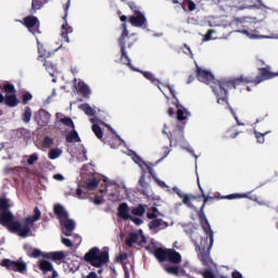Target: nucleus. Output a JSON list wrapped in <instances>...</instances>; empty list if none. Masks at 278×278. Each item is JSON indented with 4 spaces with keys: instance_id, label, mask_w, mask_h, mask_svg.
<instances>
[{
    "instance_id": "46",
    "label": "nucleus",
    "mask_w": 278,
    "mask_h": 278,
    "mask_svg": "<svg viewBox=\"0 0 278 278\" xmlns=\"http://www.w3.org/2000/svg\"><path fill=\"white\" fill-rule=\"evenodd\" d=\"M38 160H39L38 153H33L28 156L27 164H29V166H33V164H36V162H38Z\"/></svg>"
},
{
    "instance_id": "3",
    "label": "nucleus",
    "mask_w": 278,
    "mask_h": 278,
    "mask_svg": "<svg viewBox=\"0 0 278 278\" xmlns=\"http://www.w3.org/2000/svg\"><path fill=\"white\" fill-rule=\"evenodd\" d=\"M147 251L153 253L159 262H165L163 267L168 275H179V266L181 264V254L173 249H164L157 247V243L151 241L147 247Z\"/></svg>"
},
{
    "instance_id": "8",
    "label": "nucleus",
    "mask_w": 278,
    "mask_h": 278,
    "mask_svg": "<svg viewBox=\"0 0 278 278\" xmlns=\"http://www.w3.org/2000/svg\"><path fill=\"white\" fill-rule=\"evenodd\" d=\"M260 77L254 79V78H249V77H241L235 80L236 88L240 86V84H262L265 79H271V77H275L273 73H270L269 67L261 68L260 70Z\"/></svg>"
},
{
    "instance_id": "61",
    "label": "nucleus",
    "mask_w": 278,
    "mask_h": 278,
    "mask_svg": "<svg viewBox=\"0 0 278 278\" xmlns=\"http://www.w3.org/2000/svg\"><path fill=\"white\" fill-rule=\"evenodd\" d=\"M232 278H242V275L240 274V271L235 270L232 271Z\"/></svg>"
},
{
    "instance_id": "56",
    "label": "nucleus",
    "mask_w": 278,
    "mask_h": 278,
    "mask_svg": "<svg viewBox=\"0 0 278 278\" xmlns=\"http://www.w3.org/2000/svg\"><path fill=\"white\" fill-rule=\"evenodd\" d=\"M53 179H55L56 181H64V176L62 174H55L53 176Z\"/></svg>"
},
{
    "instance_id": "20",
    "label": "nucleus",
    "mask_w": 278,
    "mask_h": 278,
    "mask_svg": "<svg viewBox=\"0 0 278 278\" xmlns=\"http://www.w3.org/2000/svg\"><path fill=\"white\" fill-rule=\"evenodd\" d=\"M74 87L76 90L80 92L83 97H89L90 94V87L86 85V83L81 80H77V78L74 79Z\"/></svg>"
},
{
    "instance_id": "9",
    "label": "nucleus",
    "mask_w": 278,
    "mask_h": 278,
    "mask_svg": "<svg viewBox=\"0 0 278 278\" xmlns=\"http://www.w3.org/2000/svg\"><path fill=\"white\" fill-rule=\"evenodd\" d=\"M1 266H4V268H8V270L21 273V275H25V273H27V263H25L23 260L10 261L4 258L1 263Z\"/></svg>"
},
{
    "instance_id": "32",
    "label": "nucleus",
    "mask_w": 278,
    "mask_h": 278,
    "mask_svg": "<svg viewBox=\"0 0 278 278\" xmlns=\"http://www.w3.org/2000/svg\"><path fill=\"white\" fill-rule=\"evenodd\" d=\"M178 144L179 147H181V149H186L187 151H189V153H192V148H190V144H188V142H186V139H184V136L180 132V138L178 140Z\"/></svg>"
},
{
    "instance_id": "4",
    "label": "nucleus",
    "mask_w": 278,
    "mask_h": 278,
    "mask_svg": "<svg viewBox=\"0 0 278 278\" xmlns=\"http://www.w3.org/2000/svg\"><path fill=\"white\" fill-rule=\"evenodd\" d=\"M197 77L202 84L211 85L219 105H227V90L236 88V80L216 81L210 71L197 66Z\"/></svg>"
},
{
    "instance_id": "36",
    "label": "nucleus",
    "mask_w": 278,
    "mask_h": 278,
    "mask_svg": "<svg viewBox=\"0 0 278 278\" xmlns=\"http://www.w3.org/2000/svg\"><path fill=\"white\" fill-rule=\"evenodd\" d=\"M23 123H29L31 121V110L26 108L23 115H22Z\"/></svg>"
},
{
    "instance_id": "29",
    "label": "nucleus",
    "mask_w": 278,
    "mask_h": 278,
    "mask_svg": "<svg viewBox=\"0 0 278 278\" xmlns=\"http://www.w3.org/2000/svg\"><path fill=\"white\" fill-rule=\"evenodd\" d=\"M46 257L54 261L64 260V252H50L46 255Z\"/></svg>"
},
{
    "instance_id": "52",
    "label": "nucleus",
    "mask_w": 278,
    "mask_h": 278,
    "mask_svg": "<svg viewBox=\"0 0 278 278\" xmlns=\"http://www.w3.org/2000/svg\"><path fill=\"white\" fill-rule=\"evenodd\" d=\"M28 101H31V93L26 92L23 94V103L27 104Z\"/></svg>"
},
{
    "instance_id": "39",
    "label": "nucleus",
    "mask_w": 278,
    "mask_h": 278,
    "mask_svg": "<svg viewBox=\"0 0 278 278\" xmlns=\"http://www.w3.org/2000/svg\"><path fill=\"white\" fill-rule=\"evenodd\" d=\"M236 21L237 23H241L242 25H244V27H247L248 23H257L253 17H240V18H237Z\"/></svg>"
},
{
    "instance_id": "50",
    "label": "nucleus",
    "mask_w": 278,
    "mask_h": 278,
    "mask_svg": "<svg viewBox=\"0 0 278 278\" xmlns=\"http://www.w3.org/2000/svg\"><path fill=\"white\" fill-rule=\"evenodd\" d=\"M202 276H203V278H216V276H214V273H212V270H210V269L204 270Z\"/></svg>"
},
{
    "instance_id": "30",
    "label": "nucleus",
    "mask_w": 278,
    "mask_h": 278,
    "mask_svg": "<svg viewBox=\"0 0 278 278\" xmlns=\"http://www.w3.org/2000/svg\"><path fill=\"white\" fill-rule=\"evenodd\" d=\"M79 109L87 114V116H94V109L90 108V104L85 103Z\"/></svg>"
},
{
    "instance_id": "16",
    "label": "nucleus",
    "mask_w": 278,
    "mask_h": 278,
    "mask_svg": "<svg viewBox=\"0 0 278 278\" xmlns=\"http://www.w3.org/2000/svg\"><path fill=\"white\" fill-rule=\"evenodd\" d=\"M173 190L176 192V194H178L180 199H182V203L187 205V207L195 210L192 201H195L197 197L191 194H184V192H181L177 187H174Z\"/></svg>"
},
{
    "instance_id": "41",
    "label": "nucleus",
    "mask_w": 278,
    "mask_h": 278,
    "mask_svg": "<svg viewBox=\"0 0 278 278\" xmlns=\"http://www.w3.org/2000/svg\"><path fill=\"white\" fill-rule=\"evenodd\" d=\"M182 7H184V8H188V10H189L190 12L197 10V4H194V3L192 2V0H185L184 3H182Z\"/></svg>"
},
{
    "instance_id": "2",
    "label": "nucleus",
    "mask_w": 278,
    "mask_h": 278,
    "mask_svg": "<svg viewBox=\"0 0 278 278\" xmlns=\"http://www.w3.org/2000/svg\"><path fill=\"white\" fill-rule=\"evenodd\" d=\"M205 204H202L201 210L199 212L200 223L203 227L205 236L202 237L199 233L192 235V240L194 242L195 249L199 253V257L204 266H212V258L210 257V251H212V247H214V231L212 230V226L205 217V213L203 212Z\"/></svg>"
},
{
    "instance_id": "22",
    "label": "nucleus",
    "mask_w": 278,
    "mask_h": 278,
    "mask_svg": "<svg viewBox=\"0 0 278 278\" xmlns=\"http://www.w3.org/2000/svg\"><path fill=\"white\" fill-rule=\"evenodd\" d=\"M149 228L151 231H162V229H166V222L156 217L149 223Z\"/></svg>"
},
{
    "instance_id": "6",
    "label": "nucleus",
    "mask_w": 278,
    "mask_h": 278,
    "mask_svg": "<svg viewBox=\"0 0 278 278\" xmlns=\"http://www.w3.org/2000/svg\"><path fill=\"white\" fill-rule=\"evenodd\" d=\"M54 214L59 217L61 223L62 233L64 236H73V231H75V220L68 218V213L63 208L62 205H54Z\"/></svg>"
},
{
    "instance_id": "53",
    "label": "nucleus",
    "mask_w": 278,
    "mask_h": 278,
    "mask_svg": "<svg viewBox=\"0 0 278 278\" xmlns=\"http://www.w3.org/2000/svg\"><path fill=\"white\" fill-rule=\"evenodd\" d=\"M128 5L130 10H132L134 14H136V12H140V9L136 5V3L129 2Z\"/></svg>"
},
{
    "instance_id": "28",
    "label": "nucleus",
    "mask_w": 278,
    "mask_h": 278,
    "mask_svg": "<svg viewBox=\"0 0 278 278\" xmlns=\"http://www.w3.org/2000/svg\"><path fill=\"white\" fill-rule=\"evenodd\" d=\"M39 268H40V270H43V273H49V271L53 270V265L48 261H40Z\"/></svg>"
},
{
    "instance_id": "54",
    "label": "nucleus",
    "mask_w": 278,
    "mask_h": 278,
    "mask_svg": "<svg viewBox=\"0 0 278 278\" xmlns=\"http://www.w3.org/2000/svg\"><path fill=\"white\" fill-rule=\"evenodd\" d=\"M129 220H132V223H135V225H142V223H143V220H142V218H140V217H131V218H129Z\"/></svg>"
},
{
    "instance_id": "44",
    "label": "nucleus",
    "mask_w": 278,
    "mask_h": 278,
    "mask_svg": "<svg viewBox=\"0 0 278 278\" xmlns=\"http://www.w3.org/2000/svg\"><path fill=\"white\" fill-rule=\"evenodd\" d=\"M42 147L43 149H51V147H53V138L46 137L42 141Z\"/></svg>"
},
{
    "instance_id": "37",
    "label": "nucleus",
    "mask_w": 278,
    "mask_h": 278,
    "mask_svg": "<svg viewBox=\"0 0 278 278\" xmlns=\"http://www.w3.org/2000/svg\"><path fill=\"white\" fill-rule=\"evenodd\" d=\"M99 186V180L97 178H92L86 182L87 190H94Z\"/></svg>"
},
{
    "instance_id": "62",
    "label": "nucleus",
    "mask_w": 278,
    "mask_h": 278,
    "mask_svg": "<svg viewBox=\"0 0 278 278\" xmlns=\"http://www.w3.org/2000/svg\"><path fill=\"white\" fill-rule=\"evenodd\" d=\"M210 27H220V24L214 22V21H208Z\"/></svg>"
},
{
    "instance_id": "1",
    "label": "nucleus",
    "mask_w": 278,
    "mask_h": 278,
    "mask_svg": "<svg viewBox=\"0 0 278 278\" xmlns=\"http://www.w3.org/2000/svg\"><path fill=\"white\" fill-rule=\"evenodd\" d=\"M9 210L10 200L0 198V225L7 227L12 233H17L21 238H28V236H31V227H34L35 223H38L42 216L40 208L35 207L34 215L26 217L24 224L14 219V215Z\"/></svg>"
},
{
    "instance_id": "42",
    "label": "nucleus",
    "mask_w": 278,
    "mask_h": 278,
    "mask_svg": "<svg viewBox=\"0 0 278 278\" xmlns=\"http://www.w3.org/2000/svg\"><path fill=\"white\" fill-rule=\"evenodd\" d=\"M61 123L66 127H70L71 129H75V124L73 123V119H71V117L61 118Z\"/></svg>"
},
{
    "instance_id": "24",
    "label": "nucleus",
    "mask_w": 278,
    "mask_h": 278,
    "mask_svg": "<svg viewBox=\"0 0 278 278\" xmlns=\"http://www.w3.org/2000/svg\"><path fill=\"white\" fill-rule=\"evenodd\" d=\"M175 105L177 108V119L186 121V118H188V116H190V112H188V110H186V108L179 105L178 103H175Z\"/></svg>"
},
{
    "instance_id": "64",
    "label": "nucleus",
    "mask_w": 278,
    "mask_h": 278,
    "mask_svg": "<svg viewBox=\"0 0 278 278\" xmlns=\"http://www.w3.org/2000/svg\"><path fill=\"white\" fill-rule=\"evenodd\" d=\"M87 278H97V273L91 271V273L87 276Z\"/></svg>"
},
{
    "instance_id": "59",
    "label": "nucleus",
    "mask_w": 278,
    "mask_h": 278,
    "mask_svg": "<svg viewBox=\"0 0 278 278\" xmlns=\"http://www.w3.org/2000/svg\"><path fill=\"white\" fill-rule=\"evenodd\" d=\"M52 97H55V89H53V91H52V96H49L47 99H46V101H45V103H51V101H52Z\"/></svg>"
},
{
    "instance_id": "21",
    "label": "nucleus",
    "mask_w": 278,
    "mask_h": 278,
    "mask_svg": "<svg viewBox=\"0 0 278 278\" xmlns=\"http://www.w3.org/2000/svg\"><path fill=\"white\" fill-rule=\"evenodd\" d=\"M117 214L123 220H129V218H131V211H129V205H127V203L119 204Z\"/></svg>"
},
{
    "instance_id": "18",
    "label": "nucleus",
    "mask_w": 278,
    "mask_h": 278,
    "mask_svg": "<svg viewBox=\"0 0 278 278\" xmlns=\"http://www.w3.org/2000/svg\"><path fill=\"white\" fill-rule=\"evenodd\" d=\"M123 33L122 37L119 38V45L122 47V60L125 63V59L127 60V52L125 51V39L129 36V30H127V24H123Z\"/></svg>"
},
{
    "instance_id": "47",
    "label": "nucleus",
    "mask_w": 278,
    "mask_h": 278,
    "mask_svg": "<svg viewBox=\"0 0 278 278\" xmlns=\"http://www.w3.org/2000/svg\"><path fill=\"white\" fill-rule=\"evenodd\" d=\"M147 217L150 220H153V219L157 218V208L153 207L152 212H148Z\"/></svg>"
},
{
    "instance_id": "7",
    "label": "nucleus",
    "mask_w": 278,
    "mask_h": 278,
    "mask_svg": "<svg viewBox=\"0 0 278 278\" xmlns=\"http://www.w3.org/2000/svg\"><path fill=\"white\" fill-rule=\"evenodd\" d=\"M128 155L132 159L135 163L139 165V167L142 170V175L139 179V185L141 188H149V184L144 180V177L147 173H150V175H153V168H151V163L143 162L142 157L138 156L136 152L129 151Z\"/></svg>"
},
{
    "instance_id": "38",
    "label": "nucleus",
    "mask_w": 278,
    "mask_h": 278,
    "mask_svg": "<svg viewBox=\"0 0 278 278\" xmlns=\"http://www.w3.org/2000/svg\"><path fill=\"white\" fill-rule=\"evenodd\" d=\"M247 198H249V194L247 193H242V194L233 193V194L223 197L222 199H228L229 201H231L233 199H247Z\"/></svg>"
},
{
    "instance_id": "49",
    "label": "nucleus",
    "mask_w": 278,
    "mask_h": 278,
    "mask_svg": "<svg viewBox=\"0 0 278 278\" xmlns=\"http://www.w3.org/2000/svg\"><path fill=\"white\" fill-rule=\"evenodd\" d=\"M42 8V2L40 0H33V10L36 12V10H40Z\"/></svg>"
},
{
    "instance_id": "58",
    "label": "nucleus",
    "mask_w": 278,
    "mask_h": 278,
    "mask_svg": "<svg viewBox=\"0 0 278 278\" xmlns=\"http://www.w3.org/2000/svg\"><path fill=\"white\" fill-rule=\"evenodd\" d=\"M93 203L94 205H101V203H103V199L99 198V197H96L93 199Z\"/></svg>"
},
{
    "instance_id": "35",
    "label": "nucleus",
    "mask_w": 278,
    "mask_h": 278,
    "mask_svg": "<svg viewBox=\"0 0 278 278\" xmlns=\"http://www.w3.org/2000/svg\"><path fill=\"white\" fill-rule=\"evenodd\" d=\"M254 134L257 142H260V144H264L265 142L264 136H267V134H270V130H267L264 134L257 132V130H254Z\"/></svg>"
},
{
    "instance_id": "23",
    "label": "nucleus",
    "mask_w": 278,
    "mask_h": 278,
    "mask_svg": "<svg viewBox=\"0 0 278 278\" xmlns=\"http://www.w3.org/2000/svg\"><path fill=\"white\" fill-rule=\"evenodd\" d=\"M90 123H92L93 134L97 136L99 140H101V138H103V130H101V127L99 126V123H101V121H99L97 117H92L90 119Z\"/></svg>"
},
{
    "instance_id": "27",
    "label": "nucleus",
    "mask_w": 278,
    "mask_h": 278,
    "mask_svg": "<svg viewBox=\"0 0 278 278\" xmlns=\"http://www.w3.org/2000/svg\"><path fill=\"white\" fill-rule=\"evenodd\" d=\"M63 151L60 148H53L49 151L48 157L50 160H58L62 155Z\"/></svg>"
},
{
    "instance_id": "33",
    "label": "nucleus",
    "mask_w": 278,
    "mask_h": 278,
    "mask_svg": "<svg viewBox=\"0 0 278 278\" xmlns=\"http://www.w3.org/2000/svg\"><path fill=\"white\" fill-rule=\"evenodd\" d=\"M72 130L73 131L67 135L66 141L67 142H79V135L77 134V131H75V129H72Z\"/></svg>"
},
{
    "instance_id": "26",
    "label": "nucleus",
    "mask_w": 278,
    "mask_h": 278,
    "mask_svg": "<svg viewBox=\"0 0 278 278\" xmlns=\"http://www.w3.org/2000/svg\"><path fill=\"white\" fill-rule=\"evenodd\" d=\"M24 249H25L27 255H29L30 257H40V255H42V252H40V250L31 249V247L29 244H25Z\"/></svg>"
},
{
    "instance_id": "40",
    "label": "nucleus",
    "mask_w": 278,
    "mask_h": 278,
    "mask_svg": "<svg viewBox=\"0 0 278 278\" xmlns=\"http://www.w3.org/2000/svg\"><path fill=\"white\" fill-rule=\"evenodd\" d=\"M37 45H38V52H39L38 60L42 61V58H47V50H45V48L42 47L40 41H38V39H37Z\"/></svg>"
},
{
    "instance_id": "5",
    "label": "nucleus",
    "mask_w": 278,
    "mask_h": 278,
    "mask_svg": "<svg viewBox=\"0 0 278 278\" xmlns=\"http://www.w3.org/2000/svg\"><path fill=\"white\" fill-rule=\"evenodd\" d=\"M86 262L94 266L96 268H100L98 274L101 275L103 273L102 266H105L108 262H110V254L105 250H99V248H92L86 255Z\"/></svg>"
},
{
    "instance_id": "43",
    "label": "nucleus",
    "mask_w": 278,
    "mask_h": 278,
    "mask_svg": "<svg viewBox=\"0 0 278 278\" xmlns=\"http://www.w3.org/2000/svg\"><path fill=\"white\" fill-rule=\"evenodd\" d=\"M154 181H156L157 186H160V188H163L164 190H166V192H170V187H168V185H166V182H164V180H161L157 177H154Z\"/></svg>"
},
{
    "instance_id": "25",
    "label": "nucleus",
    "mask_w": 278,
    "mask_h": 278,
    "mask_svg": "<svg viewBox=\"0 0 278 278\" xmlns=\"http://www.w3.org/2000/svg\"><path fill=\"white\" fill-rule=\"evenodd\" d=\"M68 34H73V28L68 26V23H65L61 26V37L65 42H71L68 39Z\"/></svg>"
},
{
    "instance_id": "48",
    "label": "nucleus",
    "mask_w": 278,
    "mask_h": 278,
    "mask_svg": "<svg viewBox=\"0 0 278 278\" xmlns=\"http://www.w3.org/2000/svg\"><path fill=\"white\" fill-rule=\"evenodd\" d=\"M45 66H46V71L49 72V75H51V77H53V73H54L53 63H51V62H46V63H45Z\"/></svg>"
},
{
    "instance_id": "13",
    "label": "nucleus",
    "mask_w": 278,
    "mask_h": 278,
    "mask_svg": "<svg viewBox=\"0 0 278 278\" xmlns=\"http://www.w3.org/2000/svg\"><path fill=\"white\" fill-rule=\"evenodd\" d=\"M104 184L106 186V189L101 190L102 194L103 192H105L106 194H109V199L110 201H118V192H112V188L116 189L118 188V185H116V181L114 180H110L109 178H104Z\"/></svg>"
},
{
    "instance_id": "60",
    "label": "nucleus",
    "mask_w": 278,
    "mask_h": 278,
    "mask_svg": "<svg viewBox=\"0 0 278 278\" xmlns=\"http://www.w3.org/2000/svg\"><path fill=\"white\" fill-rule=\"evenodd\" d=\"M83 194V191L81 189H77L76 190V197H78V199H86V197L81 195Z\"/></svg>"
},
{
    "instance_id": "17",
    "label": "nucleus",
    "mask_w": 278,
    "mask_h": 278,
    "mask_svg": "<svg viewBox=\"0 0 278 278\" xmlns=\"http://www.w3.org/2000/svg\"><path fill=\"white\" fill-rule=\"evenodd\" d=\"M35 121H37L38 125L45 127V125H49V121H51V114L45 110H41L36 114Z\"/></svg>"
},
{
    "instance_id": "51",
    "label": "nucleus",
    "mask_w": 278,
    "mask_h": 278,
    "mask_svg": "<svg viewBox=\"0 0 278 278\" xmlns=\"http://www.w3.org/2000/svg\"><path fill=\"white\" fill-rule=\"evenodd\" d=\"M62 244H64L65 247L71 249V247H73L74 242L71 241V239L62 238Z\"/></svg>"
},
{
    "instance_id": "12",
    "label": "nucleus",
    "mask_w": 278,
    "mask_h": 278,
    "mask_svg": "<svg viewBox=\"0 0 278 278\" xmlns=\"http://www.w3.org/2000/svg\"><path fill=\"white\" fill-rule=\"evenodd\" d=\"M147 243V238L142 235V230L139 232H131L126 239V244L131 248L134 244H139V247H144Z\"/></svg>"
},
{
    "instance_id": "45",
    "label": "nucleus",
    "mask_w": 278,
    "mask_h": 278,
    "mask_svg": "<svg viewBox=\"0 0 278 278\" xmlns=\"http://www.w3.org/2000/svg\"><path fill=\"white\" fill-rule=\"evenodd\" d=\"M216 34L215 29H210L205 37L203 38V42H208V40H216V37H213Z\"/></svg>"
},
{
    "instance_id": "15",
    "label": "nucleus",
    "mask_w": 278,
    "mask_h": 278,
    "mask_svg": "<svg viewBox=\"0 0 278 278\" xmlns=\"http://www.w3.org/2000/svg\"><path fill=\"white\" fill-rule=\"evenodd\" d=\"M129 23L134 27H144V25H147V16H144V13L136 11V13L129 17Z\"/></svg>"
},
{
    "instance_id": "11",
    "label": "nucleus",
    "mask_w": 278,
    "mask_h": 278,
    "mask_svg": "<svg viewBox=\"0 0 278 278\" xmlns=\"http://www.w3.org/2000/svg\"><path fill=\"white\" fill-rule=\"evenodd\" d=\"M24 25L27 27L28 31L33 34V36H36V34H40V21L38 17L34 15H29L25 17Z\"/></svg>"
},
{
    "instance_id": "19",
    "label": "nucleus",
    "mask_w": 278,
    "mask_h": 278,
    "mask_svg": "<svg viewBox=\"0 0 278 278\" xmlns=\"http://www.w3.org/2000/svg\"><path fill=\"white\" fill-rule=\"evenodd\" d=\"M262 0H244L238 4L239 10H251V8H260Z\"/></svg>"
},
{
    "instance_id": "14",
    "label": "nucleus",
    "mask_w": 278,
    "mask_h": 278,
    "mask_svg": "<svg viewBox=\"0 0 278 278\" xmlns=\"http://www.w3.org/2000/svg\"><path fill=\"white\" fill-rule=\"evenodd\" d=\"M238 34H243V36H247V38H249L250 40H260L262 38H265L267 40H273V36H263L260 35V30L257 29H242V30H237Z\"/></svg>"
},
{
    "instance_id": "57",
    "label": "nucleus",
    "mask_w": 278,
    "mask_h": 278,
    "mask_svg": "<svg viewBox=\"0 0 278 278\" xmlns=\"http://www.w3.org/2000/svg\"><path fill=\"white\" fill-rule=\"evenodd\" d=\"M122 62H123V59H122ZM124 62L123 64H127L128 66H130V68H132V71H136V68L131 67V60H129V56H127V59H124Z\"/></svg>"
},
{
    "instance_id": "31",
    "label": "nucleus",
    "mask_w": 278,
    "mask_h": 278,
    "mask_svg": "<svg viewBox=\"0 0 278 278\" xmlns=\"http://www.w3.org/2000/svg\"><path fill=\"white\" fill-rule=\"evenodd\" d=\"M141 73L143 77H146V79H149V81H151V84H154V86H157V84H160V80H157L151 72H141Z\"/></svg>"
},
{
    "instance_id": "34",
    "label": "nucleus",
    "mask_w": 278,
    "mask_h": 278,
    "mask_svg": "<svg viewBox=\"0 0 278 278\" xmlns=\"http://www.w3.org/2000/svg\"><path fill=\"white\" fill-rule=\"evenodd\" d=\"M134 216H144L146 208L142 205L134 207L131 211Z\"/></svg>"
},
{
    "instance_id": "10",
    "label": "nucleus",
    "mask_w": 278,
    "mask_h": 278,
    "mask_svg": "<svg viewBox=\"0 0 278 278\" xmlns=\"http://www.w3.org/2000/svg\"><path fill=\"white\" fill-rule=\"evenodd\" d=\"M3 90L5 91L4 103L9 108H16L18 105V100L16 99V90L12 85H4Z\"/></svg>"
},
{
    "instance_id": "63",
    "label": "nucleus",
    "mask_w": 278,
    "mask_h": 278,
    "mask_svg": "<svg viewBox=\"0 0 278 278\" xmlns=\"http://www.w3.org/2000/svg\"><path fill=\"white\" fill-rule=\"evenodd\" d=\"M167 88V90L170 92V94L175 98V89H173V87L172 86H167L166 87Z\"/></svg>"
},
{
    "instance_id": "55",
    "label": "nucleus",
    "mask_w": 278,
    "mask_h": 278,
    "mask_svg": "<svg viewBox=\"0 0 278 278\" xmlns=\"http://www.w3.org/2000/svg\"><path fill=\"white\" fill-rule=\"evenodd\" d=\"M73 242H74V244H76L77 247H79V244H81V237H79V235H75Z\"/></svg>"
}]
</instances>
